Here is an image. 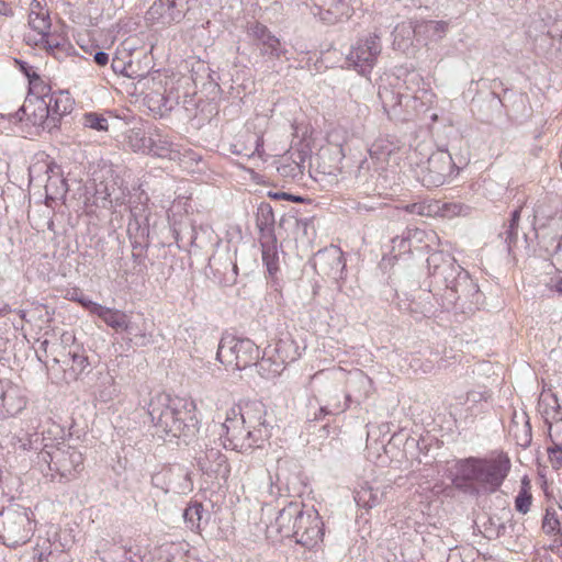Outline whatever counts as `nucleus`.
<instances>
[{
	"label": "nucleus",
	"instance_id": "obj_15",
	"mask_svg": "<svg viewBox=\"0 0 562 562\" xmlns=\"http://www.w3.org/2000/svg\"><path fill=\"white\" fill-rule=\"evenodd\" d=\"M199 470L210 479L227 480L231 467L218 447L205 445L195 456Z\"/></svg>",
	"mask_w": 562,
	"mask_h": 562
},
{
	"label": "nucleus",
	"instance_id": "obj_59",
	"mask_svg": "<svg viewBox=\"0 0 562 562\" xmlns=\"http://www.w3.org/2000/svg\"><path fill=\"white\" fill-rule=\"evenodd\" d=\"M15 63L19 66L20 71L27 77L29 81L31 79L38 80V74L34 70V68L31 65L20 59H15Z\"/></svg>",
	"mask_w": 562,
	"mask_h": 562
},
{
	"label": "nucleus",
	"instance_id": "obj_54",
	"mask_svg": "<svg viewBox=\"0 0 562 562\" xmlns=\"http://www.w3.org/2000/svg\"><path fill=\"white\" fill-rule=\"evenodd\" d=\"M561 521L555 516L554 512L547 510L543 521H542V529L544 533L550 535L558 531L560 527Z\"/></svg>",
	"mask_w": 562,
	"mask_h": 562
},
{
	"label": "nucleus",
	"instance_id": "obj_5",
	"mask_svg": "<svg viewBox=\"0 0 562 562\" xmlns=\"http://www.w3.org/2000/svg\"><path fill=\"white\" fill-rule=\"evenodd\" d=\"M259 347L249 338L224 334L218 342L216 359L227 368L244 370L260 357Z\"/></svg>",
	"mask_w": 562,
	"mask_h": 562
},
{
	"label": "nucleus",
	"instance_id": "obj_1",
	"mask_svg": "<svg viewBox=\"0 0 562 562\" xmlns=\"http://www.w3.org/2000/svg\"><path fill=\"white\" fill-rule=\"evenodd\" d=\"M434 296L446 310L459 307L472 310L481 302L482 293L470 273L456 258L442 250L431 252L427 258Z\"/></svg>",
	"mask_w": 562,
	"mask_h": 562
},
{
	"label": "nucleus",
	"instance_id": "obj_37",
	"mask_svg": "<svg viewBox=\"0 0 562 562\" xmlns=\"http://www.w3.org/2000/svg\"><path fill=\"white\" fill-rule=\"evenodd\" d=\"M260 244L262 247V261L267 267L269 274L272 277L279 270L278 261V251H277V238L274 237H266L260 238Z\"/></svg>",
	"mask_w": 562,
	"mask_h": 562
},
{
	"label": "nucleus",
	"instance_id": "obj_40",
	"mask_svg": "<svg viewBox=\"0 0 562 562\" xmlns=\"http://www.w3.org/2000/svg\"><path fill=\"white\" fill-rule=\"evenodd\" d=\"M56 443L53 442L52 438H45L41 434H32L30 437L22 443L23 449L25 450H34L37 451V464L43 465V461L41 460V456L45 450H50L52 447H55Z\"/></svg>",
	"mask_w": 562,
	"mask_h": 562
},
{
	"label": "nucleus",
	"instance_id": "obj_4",
	"mask_svg": "<svg viewBox=\"0 0 562 562\" xmlns=\"http://www.w3.org/2000/svg\"><path fill=\"white\" fill-rule=\"evenodd\" d=\"M41 460L47 471L52 472V480L56 473L69 482L77 479L85 469L82 452L66 441L57 442L50 450H45Z\"/></svg>",
	"mask_w": 562,
	"mask_h": 562
},
{
	"label": "nucleus",
	"instance_id": "obj_57",
	"mask_svg": "<svg viewBox=\"0 0 562 562\" xmlns=\"http://www.w3.org/2000/svg\"><path fill=\"white\" fill-rule=\"evenodd\" d=\"M406 212L422 216H429L432 213L431 205L423 202L411 203L405 206Z\"/></svg>",
	"mask_w": 562,
	"mask_h": 562
},
{
	"label": "nucleus",
	"instance_id": "obj_21",
	"mask_svg": "<svg viewBox=\"0 0 562 562\" xmlns=\"http://www.w3.org/2000/svg\"><path fill=\"white\" fill-rule=\"evenodd\" d=\"M248 35L252 38L263 56L280 58L285 54L280 40L262 23L254 22L247 27Z\"/></svg>",
	"mask_w": 562,
	"mask_h": 562
},
{
	"label": "nucleus",
	"instance_id": "obj_44",
	"mask_svg": "<svg viewBox=\"0 0 562 562\" xmlns=\"http://www.w3.org/2000/svg\"><path fill=\"white\" fill-rule=\"evenodd\" d=\"M132 47H126V44H122L117 47L114 56L111 59V69L116 75H124L126 66L131 63Z\"/></svg>",
	"mask_w": 562,
	"mask_h": 562
},
{
	"label": "nucleus",
	"instance_id": "obj_31",
	"mask_svg": "<svg viewBox=\"0 0 562 562\" xmlns=\"http://www.w3.org/2000/svg\"><path fill=\"white\" fill-rule=\"evenodd\" d=\"M417 40L437 42L441 40L448 29V23L445 21L423 20L416 21Z\"/></svg>",
	"mask_w": 562,
	"mask_h": 562
},
{
	"label": "nucleus",
	"instance_id": "obj_33",
	"mask_svg": "<svg viewBox=\"0 0 562 562\" xmlns=\"http://www.w3.org/2000/svg\"><path fill=\"white\" fill-rule=\"evenodd\" d=\"M29 25L32 30L36 31L38 35L49 31L52 25L48 10L44 9L36 0L31 3Z\"/></svg>",
	"mask_w": 562,
	"mask_h": 562
},
{
	"label": "nucleus",
	"instance_id": "obj_7",
	"mask_svg": "<svg viewBox=\"0 0 562 562\" xmlns=\"http://www.w3.org/2000/svg\"><path fill=\"white\" fill-rule=\"evenodd\" d=\"M33 536L32 520L24 507L5 508L0 513V543L15 548Z\"/></svg>",
	"mask_w": 562,
	"mask_h": 562
},
{
	"label": "nucleus",
	"instance_id": "obj_58",
	"mask_svg": "<svg viewBox=\"0 0 562 562\" xmlns=\"http://www.w3.org/2000/svg\"><path fill=\"white\" fill-rule=\"evenodd\" d=\"M40 36L41 37L38 41H36V44H42L49 50H54L55 48H58L60 45L57 37L52 36L48 31Z\"/></svg>",
	"mask_w": 562,
	"mask_h": 562
},
{
	"label": "nucleus",
	"instance_id": "obj_17",
	"mask_svg": "<svg viewBox=\"0 0 562 562\" xmlns=\"http://www.w3.org/2000/svg\"><path fill=\"white\" fill-rule=\"evenodd\" d=\"M314 270L323 277H328L335 281L342 279L346 268L344 254L337 246H329L318 250L312 259Z\"/></svg>",
	"mask_w": 562,
	"mask_h": 562
},
{
	"label": "nucleus",
	"instance_id": "obj_39",
	"mask_svg": "<svg viewBox=\"0 0 562 562\" xmlns=\"http://www.w3.org/2000/svg\"><path fill=\"white\" fill-rule=\"evenodd\" d=\"M383 493L364 483L356 491L355 501L358 506L372 508L380 504Z\"/></svg>",
	"mask_w": 562,
	"mask_h": 562
},
{
	"label": "nucleus",
	"instance_id": "obj_23",
	"mask_svg": "<svg viewBox=\"0 0 562 562\" xmlns=\"http://www.w3.org/2000/svg\"><path fill=\"white\" fill-rule=\"evenodd\" d=\"M235 412L239 420L247 426L248 429L257 430L258 428H266L270 430V425L266 420V406L263 403L254 401L247 402L243 406H234L229 409Z\"/></svg>",
	"mask_w": 562,
	"mask_h": 562
},
{
	"label": "nucleus",
	"instance_id": "obj_52",
	"mask_svg": "<svg viewBox=\"0 0 562 562\" xmlns=\"http://www.w3.org/2000/svg\"><path fill=\"white\" fill-rule=\"evenodd\" d=\"M552 445L548 447L547 451L549 454L550 462L557 469L562 467V442L555 441L550 435Z\"/></svg>",
	"mask_w": 562,
	"mask_h": 562
},
{
	"label": "nucleus",
	"instance_id": "obj_60",
	"mask_svg": "<svg viewBox=\"0 0 562 562\" xmlns=\"http://www.w3.org/2000/svg\"><path fill=\"white\" fill-rule=\"evenodd\" d=\"M93 61L98 66L103 67V66L108 65V63H109V54L103 50H97L93 54Z\"/></svg>",
	"mask_w": 562,
	"mask_h": 562
},
{
	"label": "nucleus",
	"instance_id": "obj_34",
	"mask_svg": "<svg viewBox=\"0 0 562 562\" xmlns=\"http://www.w3.org/2000/svg\"><path fill=\"white\" fill-rule=\"evenodd\" d=\"M274 213L269 203L262 202L257 209L256 225L260 231V238L274 237Z\"/></svg>",
	"mask_w": 562,
	"mask_h": 562
},
{
	"label": "nucleus",
	"instance_id": "obj_51",
	"mask_svg": "<svg viewBox=\"0 0 562 562\" xmlns=\"http://www.w3.org/2000/svg\"><path fill=\"white\" fill-rule=\"evenodd\" d=\"M404 110H409L412 113V120L415 115L426 111L424 101L418 95H405Z\"/></svg>",
	"mask_w": 562,
	"mask_h": 562
},
{
	"label": "nucleus",
	"instance_id": "obj_24",
	"mask_svg": "<svg viewBox=\"0 0 562 562\" xmlns=\"http://www.w3.org/2000/svg\"><path fill=\"white\" fill-rule=\"evenodd\" d=\"M151 327L153 324L149 319L144 317L143 314H136L127 317L123 331H126L136 345L147 346L153 338Z\"/></svg>",
	"mask_w": 562,
	"mask_h": 562
},
{
	"label": "nucleus",
	"instance_id": "obj_8",
	"mask_svg": "<svg viewBox=\"0 0 562 562\" xmlns=\"http://www.w3.org/2000/svg\"><path fill=\"white\" fill-rule=\"evenodd\" d=\"M382 52L381 37L375 32L360 37L350 46L346 65L361 76L371 74Z\"/></svg>",
	"mask_w": 562,
	"mask_h": 562
},
{
	"label": "nucleus",
	"instance_id": "obj_26",
	"mask_svg": "<svg viewBox=\"0 0 562 562\" xmlns=\"http://www.w3.org/2000/svg\"><path fill=\"white\" fill-rule=\"evenodd\" d=\"M393 48L408 54L413 47V40L417 37L416 22L405 21L398 23L393 33Z\"/></svg>",
	"mask_w": 562,
	"mask_h": 562
},
{
	"label": "nucleus",
	"instance_id": "obj_27",
	"mask_svg": "<svg viewBox=\"0 0 562 562\" xmlns=\"http://www.w3.org/2000/svg\"><path fill=\"white\" fill-rule=\"evenodd\" d=\"M509 432L514 436L517 445L520 447L527 448L530 446L532 440L531 425L529 423V417L525 412H514Z\"/></svg>",
	"mask_w": 562,
	"mask_h": 562
},
{
	"label": "nucleus",
	"instance_id": "obj_61",
	"mask_svg": "<svg viewBox=\"0 0 562 562\" xmlns=\"http://www.w3.org/2000/svg\"><path fill=\"white\" fill-rule=\"evenodd\" d=\"M550 290L558 292L562 295V274H558L550 279L548 283Z\"/></svg>",
	"mask_w": 562,
	"mask_h": 562
},
{
	"label": "nucleus",
	"instance_id": "obj_47",
	"mask_svg": "<svg viewBox=\"0 0 562 562\" xmlns=\"http://www.w3.org/2000/svg\"><path fill=\"white\" fill-rule=\"evenodd\" d=\"M127 143L134 151L147 153L149 136L147 137L139 128H133L128 132Z\"/></svg>",
	"mask_w": 562,
	"mask_h": 562
},
{
	"label": "nucleus",
	"instance_id": "obj_45",
	"mask_svg": "<svg viewBox=\"0 0 562 562\" xmlns=\"http://www.w3.org/2000/svg\"><path fill=\"white\" fill-rule=\"evenodd\" d=\"M543 251L551 258L552 265L557 270L562 269V233L557 239H546Z\"/></svg>",
	"mask_w": 562,
	"mask_h": 562
},
{
	"label": "nucleus",
	"instance_id": "obj_6",
	"mask_svg": "<svg viewBox=\"0 0 562 562\" xmlns=\"http://www.w3.org/2000/svg\"><path fill=\"white\" fill-rule=\"evenodd\" d=\"M222 428L225 430V441L223 446L241 453L251 451L255 448H262L263 443L271 436V432L266 428H258L257 430L248 429L247 426L239 420L236 413L231 411L227 412Z\"/></svg>",
	"mask_w": 562,
	"mask_h": 562
},
{
	"label": "nucleus",
	"instance_id": "obj_38",
	"mask_svg": "<svg viewBox=\"0 0 562 562\" xmlns=\"http://www.w3.org/2000/svg\"><path fill=\"white\" fill-rule=\"evenodd\" d=\"M93 314L100 317L108 326L114 328L115 330H124V326L128 317L127 314L120 310H112L100 304Z\"/></svg>",
	"mask_w": 562,
	"mask_h": 562
},
{
	"label": "nucleus",
	"instance_id": "obj_42",
	"mask_svg": "<svg viewBox=\"0 0 562 562\" xmlns=\"http://www.w3.org/2000/svg\"><path fill=\"white\" fill-rule=\"evenodd\" d=\"M349 402H351V396L350 394H346V403L344 405H341L339 402L322 405L312 415L308 414L307 420L316 423L324 420L326 416L345 412L349 406Z\"/></svg>",
	"mask_w": 562,
	"mask_h": 562
},
{
	"label": "nucleus",
	"instance_id": "obj_49",
	"mask_svg": "<svg viewBox=\"0 0 562 562\" xmlns=\"http://www.w3.org/2000/svg\"><path fill=\"white\" fill-rule=\"evenodd\" d=\"M148 71V67L142 68L140 63L134 60L133 53L131 52V63L127 64L123 76L132 79H143L146 78Z\"/></svg>",
	"mask_w": 562,
	"mask_h": 562
},
{
	"label": "nucleus",
	"instance_id": "obj_41",
	"mask_svg": "<svg viewBox=\"0 0 562 562\" xmlns=\"http://www.w3.org/2000/svg\"><path fill=\"white\" fill-rule=\"evenodd\" d=\"M98 381L99 382L95 385L94 395L101 402L106 403V402L111 401L116 393V389L113 385V383H114L113 376L110 375L108 372H105V373L100 372L99 376H98Z\"/></svg>",
	"mask_w": 562,
	"mask_h": 562
},
{
	"label": "nucleus",
	"instance_id": "obj_18",
	"mask_svg": "<svg viewBox=\"0 0 562 562\" xmlns=\"http://www.w3.org/2000/svg\"><path fill=\"white\" fill-rule=\"evenodd\" d=\"M304 504L300 502H290L278 512L273 522L267 527V535L271 539L293 538L295 526L303 509Z\"/></svg>",
	"mask_w": 562,
	"mask_h": 562
},
{
	"label": "nucleus",
	"instance_id": "obj_16",
	"mask_svg": "<svg viewBox=\"0 0 562 562\" xmlns=\"http://www.w3.org/2000/svg\"><path fill=\"white\" fill-rule=\"evenodd\" d=\"M147 154L179 162H183L186 159L198 162L201 159V157L191 149H184L182 151L177 144L159 131H154L150 134Z\"/></svg>",
	"mask_w": 562,
	"mask_h": 562
},
{
	"label": "nucleus",
	"instance_id": "obj_50",
	"mask_svg": "<svg viewBox=\"0 0 562 562\" xmlns=\"http://www.w3.org/2000/svg\"><path fill=\"white\" fill-rule=\"evenodd\" d=\"M68 296L70 300L78 302L82 307H85L92 314L99 306V303H95L88 299L87 296H85L79 289H72L70 292H68Z\"/></svg>",
	"mask_w": 562,
	"mask_h": 562
},
{
	"label": "nucleus",
	"instance_id": "obj_64",
	"mask_svg": "<svg viewBox=\"0 0 562 562\" xmlns=\"http://www.w3.org/2000/svg\"><path fill=\"white\" fill-rule=\"evenodd\" d=\"M559 537L554 539L553 544H551L550 549L553 552H560V549L562 547V535H558Z\"/></svg>",
	"mask_w": 562,
	"mask_h": 562
},
{
	"label": "nucleus",
	"instance_id": "obj_62",
	"mask_svg": "<svg viewBox=\"0 0 562 562\" xmlns=\"http://www.w3.org/2000/svg\"><path fill=\"white\" fill-rule=\"evenodd\" d=\"M408 310H409V313L412 314V316L419 321L422 319L423 317H426L429 313H430V308L429 307H426L424 306L420 311L417 310V308H414L412 306V304L408 305Z\"/></svg>",
	"mask_w": 562,
	"mask_h": 562
},
{
	"label": "nucleus",
	"instance_id": "obj_22",
	"mask_svg": "<svg viewBox=\"0 0 562 562\" xmlns=\"http://www.w3.org/2000/svg\"><path fill=\"white\" fill-rule=\"evenodd\" d=\"M26 405V398L19 386L0 380V418L19 414Z\"/></svg>",
	"mask_w": 562,
	"mask_h": 562
},
{
	"label": "nucleus",
	"instance_id": "obj_10",
	"mask_svg": "<svg viewBox=\"0 0 562 562\" xmlns=\"http://www.w3.org/2000/svg\"><path fill=\"white\" fill-rule=\"evenodd\" d=\"M149 211L145 202L130 206L127 234L133 246V258L139 260L142 252L149 247Z\"/></svg>",
	"mask_w": 562,
	"mask_h": 562
},
{
	"label": "nucleus",
	"instance_id": "obj_20",
	"mask_svg": "<svg viewBox=\"0 0 562 562\" xmlns=\"http://www.w3.org/2000/svg\"><path fill=\"white\" fill-rule=\"evenodd\" d=\"M383 111L390 120L394 121H411L412 113L409 110H404L405 95L402 92V87L392 85H382L379 87L378 92Z\"/></svg>",
	"mask_w": 562,
	"mask_h": 562
},
{
	"label": "nucleus",
	"instance_id": "obj_35",
	"mask_svg": "<svg viewBox=\"0 0 562 562\" xmlns=\"http://www.w3.org/2000/svg\"><path fill=\"white\" fill-rule=\"evenodd\" d=\"M512 510L503 508L501 515H492L484 524L485 532L488 538H499L506 533L507 522L512 521Z\"/></svg>",
	"mask_w": 562,
	"mask_h": 562
},
{
	"label": "nucleus",
	"instance_id": "obj_28",
	"mask_svg": "<svg viewBox=\"0 0 562 562\" xmlns=\"http://www.w3.org/2000/svg\"><path fill=\"white\" fill-rule=\"evenodd\" d=\"M318 10L322 20L334 24L347 14V4L344 0H311Z\"/></svg>",
	"mask_w": 562,
	"mask_h": 562
},
{
	"label": "nucleus",
	"instance_id": "obj_32",
	"mask_svg": "<svg viewBox=\"0 0 562 562\" xmlns=\"http://www.w3.org/2000/svg\"><path fill=\"white\" fill-rule=\"evenodd\" d=\"M257 372L267 380L274 379L279 376L282 371L285 369L282 366L281 361H277V358L270 352V350L266 349L262 352V356L259 357V359L252 363Z\"/></svg>",
	"mask_w": 562,
	"mask_h": 562
},
{
	"label": "nucleus",
	"instance_id": "obj_48",
	"mask_svg": "<svg viewBox=\"0 0 562 562\" xmlns=\"http://www.w3.org/2000/svg\"><path fill=\"white\" fill-rule=\"evenodd\" d=\"M83 125L98 132L108 131V120L104 115L89 112L83 115Z\"/></svg>",
	"mask_w": 562,
	"mask_h": 562
},
{
	"label": "nucleus",
	"instance_id": "obj_25",
	"mask_svg": "<svg viewBox=\"0 0 562 562\" xmlns=\"http://www.w3.org/2000/svg\"><path fill=\"white\" fill-rule=\"evenodd\" d=\"M46 102H49L52 122L55 123V128H57L60 119L72 111L74 100L69 92L59 90L50 92L46 98Z\"/></svg>",
	"mask_w": 562,
	"mask_h": 562
},
{
	"label": "nucleus",
	"instance_id": "obj_12",
	"mask_svg": "<svg viewBox=\"0 0 562 562\" xmlns=\"http://www.w3.org/2000/svg\"><path fill=\"white\" fill-rule=\"evenodd\" d=\"M324 537V522L318 512L314 507L303 506L301 515L295 526L293 538L295 542L312 549Z\"/></svg>",
	"mask_w": 562,
	"mask_h": 562
},
{
	"label": "nucleus",
	"instance_id": "obj_9",
	"mask_svg": "<svg viewBox=\"0 0 562 562\" xmlns=\"http://www.w3.org/2000/svg\"><path fill=\"white\" fill-rule=\"evenodd\" d=\"M456 164L448 150L438 149L432 153L427 161L419 166L417 178L426 188L442 186L452 173Z\"/></svg>",
	"mask_w": 562,
	"mask_h": 562
},
{
	"label": "nucleus",
	"instance_id": "obj_56",
	"mask_svg": "<svg viewBox=\"0 0 562 562\" xmlns=\"http://www.w3.org/2000/svg\"><path fill=\"white\" fill-rule=\"evenodd\" d=\"M29 83H30V90L33 93H37L36 97H43L46 99L48 97V94L50 93V87L43 81V79L41 78L40 75H38V80L31 79L29 81Z\"/></svg>",
	"mask_w": 562,
	"mask_h": 562
},
{
	"label": "nucleus",
	"instance_id": "obj_19",
	"mask_svg": "<svg viewBox=\"0 0 562 562\" xmlns=\"http://www.w3.org/2000/svg\"><path fill=\"white\" fill-rule=\"evenodd\" d=\"M14 117L49 132L55 128V123L52 122L49 114V102H46L43 97L26 98L23 105L15 112Z\"/></svg>",
	"mask_w": 562,
	"mask_h": 562
},
{
	"label": "nucleus",
	"instance_id": "obj_11",
	"mask_svg": "<svg viewBox=\"0 0 562 562\" xmlns=\"http://www.w3.org/2000/svg\"><path fill=\"white\" fill-rule=\"evenodd\" d=\"M533 229L541 250L546 239H557L562 233V212H557L546 202L538 201L533 207Z\"/></svg>",
	"mask_w": 562,
	"mask_h": 562
},
{
	"label": "nucleus",
	"instance_id": "obj_36",
	"mask_svg": "<svg viewBox=\"0 0 562 562\" xmlns=\"http://www.w3.org/2000/svg\"><path fill=\"white\" fill-rule=\"evenodd\" d=\"M521 207L514 210L510 214L508 223L504 225V229L499 233V238L506 244L507 251L510 254L518 240V227L520 221Z\"/></svg>",
	"mask_w": 562,
	"mask_h": 562
},
{
	"label": "nucleus",
	"instance_id": "obj_43",
	"mask_svg": "<svg viewBox=\"0 0 562 562\" xmlns=\"http://www.w3.org/2000/svg\"><path fill=\"white\" fill-rule=\"evenodd\" d=\"M204 508L201 503H190L183 512V519L191 530L200 529Z\"/></svg>",
	"mask_w": 562,
	"mask_h": 562
},
{
	"label": "nucleus",
	"instance_id": "obj_14",
	"mask_svg": "<svg viewBox=\"0 0 562 562\" xmlns=\"http://www.w3.org/2000/svg\"><path fill=\"white\" fill-rule=\"evenodd\" d=\"M151 485L165 494L172 492L186 494L192 491L193 483L190 472L181 467L166 468L151 475Z\"/></svg>",
	"mask_w": 562,
	"mask_h": 562
},
{
	"label": "nucleus",
	"instance_id": "obj_55",
	"mask_svg": "<svg viewBox=\"0 0 562 562\" xmlns=\"http://www.w3.org/2000/svg\"><path fill=\"white\" fill-rule=\"evenodd\" d=\"M148 105L151 110H170V106H168V99L161 94V93H155L147 97Z\"/></svg>",
	"mask_w": 562,
	"mask_h": 562
},
{
	"label": "nucleus",
	"instance_id": "obj_63",
	"mask_svg": "<svg viewBox=\"0 0 562 562\" xmlns=\"http://www.w3.org/2000/svg\"><path fill=\"white\" fill-rule=\"evenodd\" d=\"M123 198H124V192L121 191L120 193H116L115 190L113 189L112 191H109L106 193V198L105 199H109V201L112 203V202H115L116 204H122L123 203Z\"/></svg>",
	"mask_w": 562,
	"mask_h": 562
},
{
	"label": "nucleus",
	"instance_id": "obj_30",
	"mask_svg": "<svg viewBox=\"0 0 562 562\" xmlns=\"http://www.w3.org/2000/svg\"><path fill=\"white\" fill-rule=\"evenodd\" d=\"M270 352L277 358V361L282 362L284 368L286 364L297 360L301 356L299 345L290 336L280 338Z\"/></svg>",
	"mask_w": 562,
	"mask_h": 562
},
{
	"label": "nucleus",
	"instance_id": "obj_46",
	"mask_svg": "<svg viewBox=\"0 0 562 562\" xmlns=\"http://www.w3.org/2000/svg\"><path fill=\"white\" fill-rule=\"evenodd\" d=\"M540 407L546 405L547 407L542 411L544 415L546 422L549 423V419L561 420L562 414L560 413V405L558 403V398L553 394L544 395L540 398L539 403Z\"/></svg>",
	"mask_w": 562,
	"mask_h": 562
},
{
	"label": "nucleus",
	"instance_id": "obj_3",
	"mask_svg": "<svg viewBox=\"0 0 562 562\" xmlns=\"http://www.w3.org/2000/svg\"><path fill=\"white\" fill-rule=\"evenodd\" d=\"M510 470V461L506 456L496 458L461 459L456 463L452 483L459 491L474 495L481 491L496 492Z\"/></svg>",
	"mask_w": 562,
	"mask_h": 562
},
{
	"label": "nucleus",
	"instance_id": "obj_13",
	"mask_svg": "<svg viewBox=\"0 0 562 562\" xmlns=\"http://www.w3.org/2000/svg\"><path fill=\"white\" fill-rule=\"evenodd\" d=\"M63 337V341H68L69 339H71L74 341V345L65 355V359L59 360L58 358H54L53 361L55 363H63V366L65 367L64 379L67 382L78 381L82 379L83 375H87L91 371V363L89 361L87 350L82 345L75 344V337L72 335H69V337L66 338V334H64Z\"/></svg>",
	"mask_w": 562,
	"mask_h": 562
},
{
	"label": "nucleus",
	"instance_id": "obj_53",
	"mask_svg": "<svg viewBox=\"0 0 562 562\" xmlns=\"http://www.w3.org/2000/svg\"><path fill=\"white\" fill-rule=\"evenodd\" d=\"M531 494L526 488H521L515 498L516 510L521 514L528 513L531 505Z\"/></svg>",
	"mask_w": 562,
	"mask_h": 562
},
{
	"label": "nucleus",
	"instance_id": "obj_2",
	"mask_svg": "<svg viewBox=\"0 0 562 562\" xmlns=\"http://www.w3.org/2000/svg\"><path fill=\"white\" fill-rule=\"evenodd\" d=\"M147 413L155 434L165 441L182 439L188 443L199 430L194 404L184 398L155 393L147 403Z\"/></svg>",
	"mask_w": 562,
	"mask_h": 562
},
{
	"label": "nucleus",
	"instance_id": "obj_29",
	"mask_svg": "<svg viewBox=\"0 0 562 562\" xmlns=\"http://www.w3.org/2000/svg\"><path fill=\"white\" fill-rule=\"evenodd\" d=\"M426 237V232L419 228H406L401 236L392 239L393 250H398V254L412 252L413 249H419V244Z\"/></svg>",
	"mask_w": 562,
	"mask_h": 562
}]
</instances>
